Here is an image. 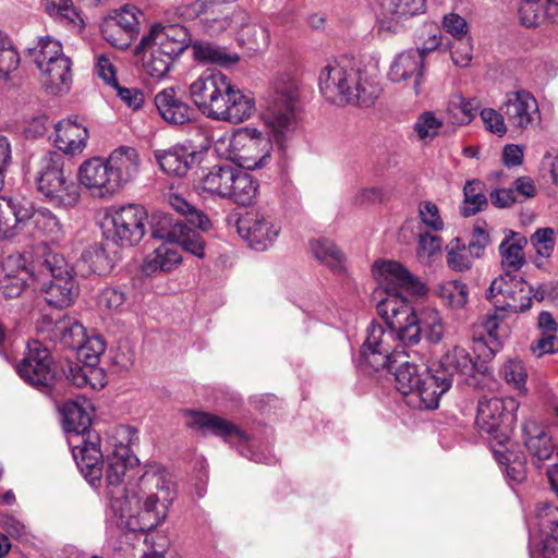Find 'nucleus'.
Wrapping results in <instances>:
<instances>
[{"mask_svg": "<svg viewBox=\"0 0 558 558\" xmlns=\"http://www.w3.org/2000/svg\"><path fill=\"white\" fill-rule=\"evenodd\" d=\"M178 495L177 484L161 466L149 465L123 498L112 501V522L129 532H148L161 525Z\"/></svg>", "mask_w": 558, "mask_h": 558, "instance_id": "1", "label": "nucleus"}, {"mask_svg": "<svg viewBox=\"0 0 558 558\" xmlns=\"http://www.w3.org/2000/svg\"><path fill=\"white\" fill-rule=\"evenodd\" d=\"M324 98L336 105L371 107L383 93L379 70L345 58L326 62L318 75Z\"/></svg>", "mask_w": 558, "mask_h": 558, "instance_id": "2", "label": "nucleus"}, {"mask_svg": "<svg viewBox=\"0 0 558 558\" xmlns=\"http://www.w3.org/2000/svg\"><path fill=\"white\" fill-rule=\"evenodd\" d=\"M195 107L215 121L241 123L255 111L254 98L220 71L206 70L190 85Z\"/></svg>", "mask_w": 558, "mask_h": 558, "instance_id": "3", "label": "nucleus"}, {"mask_svg": "<svg viewBox=\"0 0 558 558\" xmlns=\"http://www.w3.org/2000/svg\"><path fill=\"white\" fill-rule=\"evenodd\" d=\"M379 316L399 331L400 342L416 345L422 335L434 344L439 343L445 335V323L440 312L432 306H424L415 312L409 301L392 296L379 306Z\"/></svg>", "mask_w": 558, "mask_h": 558, "instance_id": "4", "label": "nucleus"}, {"mask_svg": "<svg viewBox=\"0 0 558 558\" xmlns=\"http://www.w3.org/2000/svg\"><path fill=\"white\" fill-rule=\"evenodd\" d=\"M189 46L186 28L179 25L155 24L149 33L142 37L135 48V54L142 56L143 66L151 77H163L172 62Z\"/></svg>", "mask_w": 558, "mask_h": 558, "instance_id": "5", "label": "nucleus"}, {"mask_svg": "<svg viewBox=\"0 0 558 558\" xmlns=\"http://www.w3.org/2000/svg\"><path fill=\"white\" fill-rule=\"evenodd\" d=\"M64 158L58 151H46L36 163L37 191L59 208H72L80 202L77 184L64 174Z\"/></svg>", "mask_w": 558, "mask_h": 558, "instance_id": "6", "label": "nucleus"}, {"mask_svg": "<svg viewBox=\"0 0 558 558\" xmlns=\"http://www.w3.org/2000/svg\"><path fill=\"white\" fill-rule=\"evenodd\" d=\"M519 402L512 398H483L478 401L475 424L481 433L489 436L493 451L500 463L508 459L495 446L505 447L515 422Z\"/></svg>", "mask_w": 558, "mask_h": 558, "instance_id": "7", "label": "nucleus"}, {"mask_svg": "<svg viewBox=\"0 0 558 558\" xmlns=\"http://www.w3.org/2000/svg\"><path fill=\"white\" fill-rule=\"evenodd\" d=\"M37 280L50 277L49 283L43 282L46 302L56 308L71 306L78 296V284L64 257L54 252H46L36 262Z\"/></svg>", "mask_w": 558, "mask_h": 558, "instance_id": "8", "label": "nucleus"}, {"mask_svg": "<svg viewBox=\"0 0 558 558\" xmlns=\"http://www.w3.org/2000/svg\"><path fill=\"white\" fill-rule=\"evenodd\" d=\"M384 320L387 328L378 323L369 324L360 350L362 362L374 371L392 369L398 359L410 357V352L405 350L409 345L400 342L397 328L388 319Z\"/></svg>", "mask_w": 558, "mask_h": 558, "instance_id": "9", "label": "nucleus"}, {"mask_svg": "<svg viewBox=\"0 0 558 558\" xmlns=\"http://www.w3.org/2000/svg\"><path fill=\"white\" fill-rule=\"evenodd\" d=\"M396 387L408 396V402L420 409H436L441 397L434 371L401 357L395 363Z\"/></svg>", "mask_w": 558, "mask_h": 558, "instance_id": "10", "label": "nucleus"}, {"mask_svg": "<svg viewBox=\"0 0 558 558\" xmlns=\"http://www.w3.org/2000/svg\"><path fill=\"white\" fill-rule=\"evenodd\" d=\"M298 100V86L290 78L278 83L267 98L264 120L280 145L294 131Z\"/></svg>", "mask_w": 558, "mask_h": 558, "instance_id": "11", "label": "nucleus"}, {"mask_svg": "<svg viewBox=\"0 0 558 558\" xmlns=\"http://www.w3.org/2000/svg\"><path fill=\"white\" fill-rule=\"evenodd\" d=\"M487 299L497 311L518 314L530 310L533 299L542 301L544 294L534 292L521 276L501 272L490 282Z\"/></svg>", "mask_w": 558, "mask_h": 558, "instance_id": "12", "label": "nucleus"}, {"mask_svg": "<svg viewBox=\"0 0 558 558\" xmlns=\"http://www.w3.org/2000/svg\"><path fill=\"white\" fill-rule=\"evenodd\" d=\"M134 430L129 426L116 428L112 439V452L108 458L106 470V490L110 498V509L114 498H123L126 487H122L123 478L129 471L138 465V459L131 449V440Z\"/></svg>", "mask_w": 558, "mask_h": 558, "instance_id": "13", "label": "nucleus"}, {"mask_svg": "<svg viewBox=\"0 0 558 558\" xmlns=\"http://www.w3.org/2000/svg\"><path fill=\"white\" fill-rule=\"evenodd\" d=\"M151 234L169 244H179L185 252L203 258L205 243L203 236L179 217L168 213H156L151 218Z\"/></svg>", "mask_w": 558, "mask_h": 558, "instance_id": "14", "label": "nucleus"}, {"mask_svg": "<svg viewBox=\"0 0 558 558\" xmlns=\"http://www.w3.org/2000/svg\"><path fill=\"white\" fill-rule=\"evenodd\" d=\"M108 238L121 247H131L141 242L146 232L147 211L138 204H126L113 208Z\"/></svg>", "mask_w": 558, "mask_h": 558, "instance_id": "15", "label": "nucleus"}, {"mask_svg": "<svg viewBox=\"0 0 558 558\" xmlns=\"http://www.w3.org/2000/svg\"><path fill=\"white\" fill-rule=\"evenodd\" d=\"M185 424L190 428L204 436L211 434L221 437L227 442L239 446V451L242 456H245L256 462H263L259 454L252 453L248 456V452H251L250 448H246V451H244V448H241L248 445L250 437L233 423L218 415L198 411H190L185 414Z\"/></svg>", "mask_w": 558, "mask_h": 558, "instance_id": "16", "label": "nucleus"}, {"mask_svg": "<svg viewBox=\"0 0 558 558\" xmlns=\"http://www.w3.org/2000/svg\"><path fill=\"white\" fill-rule=\"evenodd\" d=\"M378 281L381 289L386 292V298L377 303V313L379 306L388 299L396 296L408 301L402 294L407 291L414 295H425L428 291L426 284L415 278L404 266L398 262L386 260L378 266Z\"/></svg>", "mask_w": 558, "mask_h": 558, "instance_id": "17", "label": "nucleus"}, {"mask_svg": "<svg viewBox=\"0 0 558 558\" xmlns=\"http://www.w3.org/2000/svg\"><path fill=\"white\" fill-rule=\"evenodd\" d=\"M52 357L46 347L39 341L27 343V352L16 365V373L28 385L37 389L48 388L54 379Z\"/></svg>", "mask_w": 558, "mask_h": 558, "instance_id": "18", "label": "nucleus"}, {"mask_svg": "<svg viewBox=\"0 0 558 558\" xmlns=\"http://www.w3.org/2000/svg\"><path fill=\"white\" fill-rule=\"evenodd\" d=\"M144 13L134 5H124L114 15L108 16L101 24L104 39L112 47L126 49L140 34L141 19Z\"/></svg>", "mask_w": 558, "mask_h": 558, "instance_id": "19", "label": "nucleus"}, {"mask_svg": "<svg viewBox=\"0 0 558 558\" xmlns=\"http://www.w3.org/2000/svg\"><path fill=\"white\" fill-rule=\"evenodd\" d=\"M508 124L515 131L535 129L541 124L542 117L536 98L527 90L510 92L501 106Z\"/></svg>", "mask_w": 558, "mask_h": 558, "instance_id": "20", "label": "nucleus"}, {"mask_svg": "<svg viewBox=\"0 0 558 558\" xmlns=\"http://www.w3.org/2000/svg\"><path fill=\"white\" fill-rule=\"evenodd\" d=\"M476 365L477 362L464 348L456 345L448 350L434 369L440 395L447 392L453 381H466L474 374Z\"/></svg>", "mask_w": 558, "mask_h": 558, "instance_id": "21", "label": "nucleus"}, {"mask_svg": "<svg viewBox=\"0 0 558 558\" xmlns=\"http://www.w3.org/2000/svg\"><path fill=\"white\" fill-rule=\"evenodd\" d=\"M77 179L93 197L108 198L120 192L119 184L102 157H92L81 163Z\"/></svg>", "mask_w": 558, "mask_h": 558, "instance_id": "22", "label": "nucleus"}, {"mask_svg": "<svg viewBox=\"0 0 558 558\" xmlns=\"http://www.w3.org/2000/svg\"><path fill=\"white\" fill-rule=\"evenodd\" d=\"M236 231L256 251H265L274 244L280 228L269 216L262 213H246L236 221Z\"/></svg>", "mask_w": 558, "mask_h": 558, "instance_id": "23", "label": "nucleus"}, {"mask_svg": "<svg viewBox=\"0 0 558 558\" xmlns=\"http://www.w3.org/2000/svg\"><path fill=\"white\" fill-rule=\"evenodd\" d=\"M547 475L553 489L558 495V463L548 469ZM536 511L539 524L545 529L541 553L545 558H554L558 556V508L544 502L538 505Z\"/></svg>", "mask_w": 558, "mask_h": 558, "instance_id": "24", "label": "nucleus"}, {"mask_svg": "<svg viewBox=\"0 0 558 558\" xmlns=\"http://www.w3.org/2000/svg\"><path fill=\"white\" fill-rule=\"evenodd\" d=\"M37 330L45 333L50 341L59 342L72 350H75L86 337L84 326L69 316L53 319L51 316L44 315L37 322Z\"/></svg>", "mask_w": 558, "mask_h": 558, "instance_id": "25", "label": "nucleus"}, {"mask_svg": "<svg viewBox=\"0 0 558 558\" xmlns=\"http://www.w3.org/2000/svg\"><path fill=\"white\" fill-rule=\"evenodd\" d=\"M72 454L86 481L93 487H98L101 483L104 464L99 436L90 434L88 439L83 438L81 444L73 446Z\"/></svg>", "mask_w": 558, "mask_h": 558, "instance_id": "26", "label": "nucleus"}, {"mask_svg": "<svg viewBox=\"0 0 558 558\" xmlns=\"http://www.w3.org/2000/svg\"><path fill=\"white\" fill-rule=\"evenodd\" d=\"M20 219H22V229H32L36 234L50 236L52 240H59L62 236L63 230L59 218L46 207L36 208L23 203Z\"/></svg>", "mask_w": 558, "mask_h": 558, "instance_id": "27", "label": "nucleus"}, {"mask_svg": "<svg viewBox=\"0 0 558 558\" xmlns=\"http://www.w3.org/2000/svg\"><path fill=\"white\" fill-rule=\"evenodd\" d=\"M243 134L247 137L242 153L238 155L241 168L256 170L266 167L271 157L272 144L268 137L262 136L256 129H245Z\"/></svg>", "mask_w": 558, "mask_h": 558, "instance_id": "28", "label": "nucleus"}, {"mask_svg": "<svg viewBox=\"0 0 558 558\" xmlns=\"http://www.w3.org/2000/svg\"><path fill=\"white\" fill-rule=\"evenodd\" d=\"M120 190L134 181L141 169V157L136 148L121 145L106 158Z\"/></svg>", "mask_w": 558, "mask_h": 558, "instance_id": "29", "label": "nucleus"}, {"mask_svg": "<svg viewBox=\"0 0 558 558\" xmlns=\"http://www.w3.org/2000/svg\"><path fill=\"white\" fill-rule=\"evenodd\" d=\"M425 61L422 53L415 49H408L397 54L390 64L388 77L393 83H400L414 77V92L420 93L423 81Z\"/></svg>", "mask_w": 558, "mask_h": 558, "instance_id": "30", "label": "nucleus"}, {"mask_svg": "<svg viewBox=\"0 0 558 558\" xmlns=\"http://www.w3.org/2000/svg\"><path fill=\"white\" fill-rule=\"evenodd\" d=\"M89 137L88 130L76 120L64 119L54 125V146L65 155L76 156L83 153Z\"/></svg>", "mask_w": 558, "mask_h": 558, "instance_id": "31", "label": "nucleus"}, {"mask_svg": "<svg viewBox=\"0 0 558 558\" xmlns=\"http://www.w3.org/2000/svg\"><path fill=\"white\" fill-rule=\"evenodd\" d=\"M155 105L161 118L169 124L183 125L190 122L194 114V110L171 87L155 96Z\"/></svg>", "mask_w": 558, "mask_h": 558, "instance_id": "32", "label": "nucleus"}, {"mask_svg": "<svg viewBox=\"0 0 558 558\" xmlns=\"http://www.w3.org/2000/svg\"><path fill=\"white\" fill-rule=\"evenodd\" d=\"M72 62L66 56L37 69L40 71L41 85L52 95L66 93L72 83Z\"/></svg>", "mask_w": 558, "mask_h": 558, "instance_id": "33", "label": "nucleus"}, {"mask_svg": "<svg viewBox=\"0 0 558 558\" xmlns=\"http://www.w3.org/2000/svg\"><path fill=\"white\" fill-rule=\"evenodd\" d=\"M155 158L165 173L184 177L195 163L196 154L185 146L174 145L168 149L156 150Z\"/></svg>", "mask_w": 558, "mask_h": 558, "instance_id": "34", "label": "nucleus"}, {"mask_svg": "<svg viewBox=\"0 0 558 558\" xmlns=\"http://www.w3.org/2000/svg\"><path fill=\"white\" fill-rule=\"evenodd\" d=\"M63 427L66 432H73L77 436H84L92 425L93 407L85 398H76L64 402L60 409Z\"/></svg>", "mask_w": 558, "mask_h": 558, "instance_id": "35", "label": "nucleus"}, {"mask_svg": "<svg viewBox=\"0 0 558 558\" xmlns=\"http://www.w3.org/2000/svg\"><path fill=\"white\" fill-rule=\"evenodd\" d=\"M235 169V166L228 162L213 166L199 179V189L220 198L228 197Z\"/></svg>", "mask_w": 558, "mask_h": 558, "instance_id": "36", "label": "nucleus"}, {"mask_svg": "<svg viewBox=\"0 0 558 558\" xmlns=\"http://www.w3.org/2000/svg\"><path fill=\"white\" fill-rule=\"evenodd\" d=\"M526 243L524 236L513 231L505 236L498 247L502 272L518 275L525 264L523 248Z\"/></svg>", "mask_w": 558, "mask_h": 558, "instance_id": "37", "label": "nucleus"}, {"mask_svg": "<svg viewBox=\"0 0 558 558\" xmlns=\"http://www.w3.org/2000/svg\"><path fill=\"white\" fill-rule=\"evenodd\" d=\"M519 16L526 27L536 26L546 20L558 23V0H523Z\"/></svg>", "mask_w": 558, "mask_h": 558, "instance_id": "38", "label": "nucleus"}, {"mask_svg": "<svg viewBox=\"0 0 558 558\" xmlns=\"http://www.w3.org/2000/svg\"><path fill=\"white\" fill-rule=\"evenodd\" d=\"M238 43L246 49L248 53L255 54L263 52L269 45L268 29L253 21L252 15L248 13V19L243 24H236Z\"/></svg>", "mask_w": 558, "mask_h": 558, "instance_id": "39", "label": "nucleus"}, {"mask_svg": "<svg viewBox=\"0 0 558 558\" xmlns=\"http://www.w3.org/2000/svg\"><path fill=\"white\" fill-rule=\"evenodd\" d=\"M523 440L529 452L538 460H547L554 452L549 434L535 421H526L522 425Z\"/></svg>", "mask_w": 558, "mask_h": 558, "instance_id": "40", "label": "nucleus"}, {"mask_svg": "<svg viewBox=\"0 0 558 558\" xmlns=\"http://www.w3.org/2000/svg\"><path fill=\"white\" fill-rule=\"evenodd\" d=\"M537 328L539 330V337L531 343V351L536 356L557 352L558 323L549 312L543 311L539 313Z\"/></svg>", "mask_w": 558, "mask_h": 558, "instance_id": "41", "label": "nucleus"}, {"mask_svg": "<svg viewBox=\"0 0 558 558\" xmlns=\"http://www.w3.org/2000/svg\"><path fill=\"white\" fill-rule=\"evenodd\" d=\"M201 20L203 29L210 36H218L236 24H243L248 19V12L242 7H234L232 11L219 10L214 14H205Z\"/></svg>", "mask_w": 558, "mask_h": 558, "instance_id": "42", "label": "nucleus"}, {"mask_svg": "<svg viewBox=\"0 0 558 558\" xmlns=\"http://www.w3.org/2000/svg\"><path fill=\"white\" fill-rule=\"evenodd\" d=\"M181 262L182 256L179 250L165 243L155 248L151 254L147 255L142 268L145 275L153 276L157 271H171L179 266Z\"/></svg>", "mask_w": 558, "mask_h": 558, "instance_id": "43", "label": "nucleus"}, {"mask_svg": "<svg viewBox=\"0 0 558 558\" xmlns=\"http://www.w3.org/2000/svg\"><path fill=\"white\" fill-rule=\"evenodd\" d=\"M195 60L204 64H215L219 66H231L239 62L240 57L236 52L228 50L226 47L217 46L211 43H196L193 45Z\"/></svg>", "mask_w": 558, "mask_h": 558, "instance_id": "44", "label": "nucleus"}, {"mask_svg": "<svg viewBox=\"0 0 558 558\" xmlns=\"http://www.w3.org/2000/svg\"><path fill=\"white\" fill-rule=\"evenodd\" d=\"M243 169L244 168L240 169L236 167L235 175L231 180V191L227 198L232 199L241 206H248L256 199L259 184L257 180L250 173L243 171Z\"/></svg>", "mask_w": 558, "mask_h": 558, "instance_id": "45", "label": "nucleus"}, {"mask_svg": "<svg viewBox=\"0 0 558 558\" xmlns=\"http://www.w3.org/2000/svg\"><path fill=\"white\" fill-rule=\"evenodd\" d=\"M23 202L0 198V240H10L22 229L20 210Z\"/></svg>", "mask_w": 558, "mask_h": 558, "instance_id": "46", "label": "nucleus"}, {"mask_svg": "<svg viewBox=\"0 0 558 558\" xmlns=\"http://www.w3.org/2000/svg\"><path fill=\"white\" fill-rule=\"evenodd\" d=\"M310 247L314 257L331 270L342 271L344 269V254L331 240L325 238L312 240Z\"/></svg>", "mask_w": 558, "mask_h": 558, "instance_id": "47", "label": "nucleus"}, {"mask_svg": "<svg viewBox=\"0 0 558 558\" xmlns=\"http://www.w3.org/2000/svg\"><path fill=\"white\" fill-rule=\"evenodd\" d=\"M27 56L37 68L65 57L61 44L50 36L40 37L33 47L27 48Z\"/></svg>", "mask_w": 558, "mask_h": 558, "instance_id": "48", "label": "nucleus"}, {"mask_svg": "<svg viewBox=\"0 0 558 558\" xmlns=\"http://www.w3.org/2000/svg\"><path fill=\"white\" fill-rule=\"evenodd\" d=\"M500 376L508 386L517 390L520 395L527 392L526 381L529 373L525 363L521 359H507L500 369Z\"/></svg>", "mask_w": 558, "mask_h": 558, "instance_id": "49", "label": "nucleus"}, {"mask_svg": "<svg viewBox=\"0 0 558 558\" xmlns=\"http://www.w3.org/2000/svg\"><path fill=\"white\" fill-rule=\"evenodd\" d=\"M484 183L480 180L468 181L463 189L464 206L461 213L464 217H471L487 206Z\"/></svg>", "mask_w": 558, "mask_h": 558, "instance_id": "50", "label": "nucleus"}, {"mask_svg": "<svg viewBox=\"0 0 558 558\" xmlns=\"http://www.w3.org/2000/svg\"><path fill=\"white\" fill-rule=\"evenodd\" d=\"M435 293L452 310H460L468 302L466 286L460 281L440 282L436 286Z\"/></svg>", "mask_w": 558, "mask_h": 558, "instance_id": "51", "label": "nucleus"}, {"mask_svg": "<svg viewBox=\"0 0 558 558\" xmlns=\"http://www.w3.org/2000/svg\"><path fill=\"white\" fill-rule=\"evenodd\" d=\"M106 350V342L99 335L85 337V339L75 349L77 359L82 361L85 367H95L100 356Z\"/></svg>", "mask_w": 558, "mask_h": 558, "instance_id": "52", "label": "nucleus"}, {"mask_svg": "<svg viewBox=\"0 0 558 558\" xmlns=\"http://www.w3.org/2000/svg\"><path fill=\"white\" fill-rule=\"evenodd\" d=\"M171 207L181 214L187 223L193 227L206 231L210 228V220L202 210L189 204L184 198L179 195L170 196Z\"/></svg>", "mask_w": 558, "mask_h": 558, "instance_id": "53", "label": "nucleus"}, {"mask_svg": "<svg viewBox=\"0 0 558 558\" xmlns=\"http://www.w3.org/2000/svg\"><path fill=\"white\" fill-rule=\"evenodd\" d=\"M474 259L476 257L459 238L452 240L447 246V265L454 271L469 270Z\"/></svg>", "mask_w": 558, "mask_h": 558, "instance_id": "54", "label": "nucleus"}, {"mask_svg": "<svg viewBox=\"0 0 558 558\" xmlns=\"http://www.w3.org/2000/svg\"><path fill=\"white\" fill-rule=\"evenodd\" d=\"M238 0H195L192 3L178 8V12L184 20H194L203 14H214L222 10L221 7L235 3Z\"/></svg>", "mask_w": 558, "mask_h": 558, "instance_id": "55", "label": "nucleus"}, {"mask_svg": "<svg viewBox=\"0 0 558 558\" xmlns=\"http://www.w3.org/2000/svg\"><path fill=\"white\" fill-rule=\"evenodd\" d=\"M442 125L444 121L437 118L435 112L423 111L417 117L413 130L421 142L428 144L438 136Z\"/></svg>", "mask_w": 558, "mask_h": 558, "instance_id": "56", "label": "nucleus"}, {"mask_svg": "<svg viewBox=\"0 0 558 558\" xmlns=\"http://www.w3.org/2000/svg\"><path fill=\"white\" fill-rule=\"evenodd\" d=\"M478 109V104L475 99H465L462 95H454L448 106V111L452 119L458 124L469 123Z\"/></svg>", "mask_w": 558, "mask_h": 558, "instance_id": "57", "label": "nucleus"}, {"mask_svg": "<svg viewBox=\"0 0 558 558\" xmlns=\"http://www.w3.org/2000/svg\"><path fill=\"white\" fill-rule=\"evenodd\" d=\"M426 9V0H389L387 13L397 19L408 20L423 14Z\"/></svg>", "mask_w": 558, "mask_h": 558, "instance_id": "58", "label": "nucleus"}, {"mask_svg": "<svg viewBox=\"0 0 558 558\" xmlns=\"http://www.w3.org/2000/svg\"><path fill=\"white\" fill-rule=\"evenodd\" d=\"M555 230L553 228H539L531 235V243L536 254L541 257L548 258L555 248Z\"/></svg>", "mask_w": 558, "mask_h": 558, "instance_id": "59", "label": "nucleus"}, {"mask_svg": "<svg viewBox=\"0 0 558 558\" xmlns=\"http://www.w3.org/2000/svg\"><path fill=\"white\" fill-rule=\"evenodd\" d=\"M418 217L421 222L432 231H441L444 221L440 217L438 206L430 201H423L418 204Z\"/></svg>", "mask_w": 558, "mask_h": 558, "instance_id": "60", "label": "nucleus"}, {"mask_svg": "<svg viewBox=\"0 0 558 558\" xmlns=\"http://www.w3.org/2000/svg\"><path fill=\"white\" fill-rule=\"evenodd\" d=\"M98 304L104 310L121 313L126 308V296L117 288H106L99 295Z\"/></svg>", "mask_w": 558, "mask_h": 558, "instance_id": "61", "label": "nucleus"}, {"mask_svg": "<svg viewBox=\"0 0 558 558\" xmlns=\"http://www.w3.org/2000/svg\"><path fill=\"white\" fill-rule=\"evenodd\" d=\"M490 243L489 233L485 222L476 223L472 230V236L469 242L468 248L472 252L473 256L481 258L484 255L485 248Z\"/></svg>", "mask_w": 558, "mask_h": 558, "instance_id": "62", "label": "nucleus"}, {"mask_svg": "<svg viewBox=\"0 0 558 558\" xmlns=\"http://www.w3.org/2000/svg\"><path fill=\"white\" fill-rule=\"evenodd\" d=\"M20 64V56L11 41L0 49V78H8Z\"/></svg>", "mask_w": 558, "mask_h": 558, "instance_id": "63", "label": "nucleus"}, {"mask_svg": "<svg viewBox=\"0 0 558 558\" xmlns=\"http://www.w3.org/2000/svg\"><path fill=\"white\" fill-rule=\"evenodd\" d=\"M442 240L439 235L428 232L418 235L417 255L420 257H432L440 253Z\"/></svg>", "mask_w": 558, "mask_h": 558, "instance_id": "64", "label": "nucleus"}]
</instances>
